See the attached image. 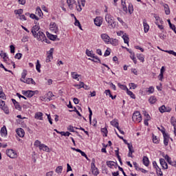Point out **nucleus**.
<instances>
[{"label":"nucleus","instance_id":"obj_34","mask_svg":"<svg viewBox=\"0 0 176 176\" xmlns=\"http://www.w3.org/2000/svg\"><path fill=\"white\" fill-rule=\"evenodd\" d=\"M122 6L123 8L124 12L127 13V7L126 6V0H122Z\"/></svg>","mask_w":176,"mask_h":176},{"label":"nucleus","instance_id":"obj_57","mask_svg":"<svg viewBox=\"0 0 176 176\" xmlns=\"http://www.w3.org/2000/svg\"><path fill=\"white\" fill-rule=\"evenodd\" d=\"M166 53H168V54H173V56H176V52L173 50H166L164 51Z\"/></svg>","mask_w":176,"mask_h":176},{"label":"nucleus","instance_id":"obj_52","mask_svg":"<svg viewBox=\"0 0 176 176\" xmlns=\"http://www.w3.org/2000/svg\"><path fill=\"white\" fill-rule=\"evenodd\" d=\"M69 112H76L77 115H78V116H82V114H80V113L79 112V111H78V109H76V107H74V110H69Z\"/></svg>","mask_w":176,"mask_h":176},{"label":"nucleus","instance_id":"obj_45","mask_svg":"<svg viewBox=\"0 0 176 176\" xmlns=\"http://www.w3.org/2000/svg\"><path fill=\"white\" fill-rule=\"evenodd\" d=\"M88 109L89 112V123L90 124H91V116H93V111H91V109H90V107H89Z\"/></svg>","mask_w":176,"mask_h":176},{"label":"nucleus","instance_id":"obj_33","mask_svg":"<svg viewBox=\"0 0 176 176\" xmlns=\"http://www.w3.org/2000/svg\"><path fill=\"white\" fill-rule=\"evenodd\" d=\"M126 93H127L128 96H130L131 98H133V100H135V95L133 93V91H129V89H127Z\"/></svg>","mask_w":176,"mask_h":176},{"label":"nucleus","instance_id":"obj_27","mask_svg":"<svg viewBox=\"0 0 176 176\" xmlns=\"http://www.w3.org/2000/svg\"><path fill=\"white\" fill-rule=\"evenodd\" d=\"M54 48H51L49 51V54L47 55V58L53 60V52H54Z\"/></svg>","mask_w":176,"mask_h":176},{"label":"nucleus","instance_id":"obj_17","mask_svg":"<svg viewBox=\"0 0 176 176\" xmlns=\"http://www.w3.org/2000/svg\"><path fill=\"white\" fill-rule=\"evenodd\" d=\"M43 113L42 112H37L35 113L34 118L38 120H43Z\"/></svg>","mask_w":176,"mask_h":176},{"label":"nucleus","instance_id":"obj_30","mask_svg":"<svg viewBox=\"0 0 176 176\" xmlns=\"http://www.w3.org/2000/svg\"><path fill=\"white\" fill-rule=\"evenodd\" d=\"M137 58L140 60V61H142V63H144L145 58H144V55L142 54H138Z\"/></svg>","mask_w":176,"mask_h":176},{"label":"nucleus","instance_id":"obj_2","mask_svg":"<svg viewBox=\"0 0 176 176\" xmlns=\"http://www.w3.org/2000/svg\"><path fill=\"white\" fill-rule=\"evenodd\" d=\"M34 37L37 38L38 41H41V42H47V38L43 32H38L36 35L34 36Z\"/></svg>","mask_w":176,"mask_h":176},{"label":"nucleus","instance_id":"obj_36","mask_svg":"<svg viewBox=\"0 0 176 176\" xmlns=\"http://www.w3.org/2000/svg\"><path fill=\"white\" fill-rule=\"evenodd\" d=\"M101 132L102 133H104V134L105 135H103V137H107L108 136V129H107V127H104V128H102L101 129Z\"/></svg>","mask_w":176,"mask_h":176},{"label":"nucleus","instance_id":"obj_21","mask_svg":"<svg viewBox=\"0 0 176 176\" xmlns=\"http://www.w3.org/2000/svg\"><path fill=\"white\" fill-rule=\"evenodd\" d=\"M71 75L73 79H76V80H79L78 78L80 77V74H77L76 72H72Z\"/></svg>","mask_w":176,"mask_h":176},{"label":"nucleus","instance_id":"obj_42","mask_svg":"<svg viewBox=\"0 0 176 176\" xmlns=\"http://www.w3.org/2000/svg\"><path fill=\"white\" fill-rule=\"evenodd\" d=\"M129 13L131 14L133 12H134V9L133 8V4L130 3L128 7Z\"/></svg>","mask_w":176,"mask_h":176},{"label":"nucleus","instance_id":"obj_51","mask_svg":"<svg viewBox=\"0 0 176 176\" xmlns=\"http://www.w3.org/2000/svg\"><path fill=\"white\" fill-rule=\"evenodd\" d=\"M168 24H169V27L171 30H175V25H173V23H171V21H170V19L167 20Z\"/></svg>","mask_w":176,"mask_h":176},{"label":"nucleus","instance_id":"obj_7","mask_svg":"<svg viewBox=\"0 0 176 176\" xmlns=\"http://www.w3.org/2000/svg\"><path fill=\"white\" fill-rule=\"evenodd\" d=\"M163 135H164V144L165 146H167L168 145V141L170 140V136L168 133H166V131L164 130H161Z\"/></svg>","mask_w":176,"mask_h":176},{"label":"nucleus","instance_id":"obj_3","mask_svg":"<svg viewBox=\"0 0 176 176\" xmlns=\"http://www.w3.org/2000/svg\"><path fill=\"white\" fill-rule=\"evenodd\" d=\"M91 170L94 175L97 176L98 175L100 174V172H98V168L96 167V160L94 158H93L91 161Z\"/></svg>","mask_w":176,"mask_h":176},{"label":"nucleus","instance_id":"obj_56","mask_svg":"<svg viewBox=\"0 0 176 176\" xmlns=\"http://www.w3.org/2000/svg\"><path fill=\"white\" fill-rule=\"evenodd\" d=\"M155 91V88L153 87H150L147 90V93H149V94H152Z\"/></svg>","mask_w":176,"mask_h":176},{"label":"nucleus","instance_id":"obj_18","mask_svg":"<svg viewBox=\"0 0 176 176\" xmlns=\"http://www.w3.org/2000/svg\"><path fill=\"white\" fill-rule=\"evenodd\" d=\"M46 35H47V38H49V39H50V41H55L56 39H57V35H53V34L49 33V32H46Z\"/></svg>","mask_w":176,"mask_h":176},{"label":"nucleus","instance_id":"obj_60","mask_svg":"<svg viewBox=\"0 0 176 176\" xmlns=\"http://www.w3.org/2000/svg\"><path fill=\"white\" fill-rule=\"evenodd\" d=\"M128 148L129 152L134 153V148H133V145L128 144Z\"/></svg>","mask_w":176,"mask_h":176},{"label":"nucleus","instance_id":"obj_46","mask_svg":"<svg viewBox=\"0 0 176 176\" xmlns=\"http://www.w3.org/2000/svg\"><path fill=\"white\" fill-rule=\"evenodd\" d=\"M122 38L124 39V43H126V44L128 45V46H129V36H127L123 34Z\"/></svg>","mask_w":176,"mask_h":176},{"label":"nucleus","instance_id":"obj_31","mask_svg":"<svg viewBox=\"0 0 176 176\" xmlns=\"http://www.w3.org/2000/svg\"><path fill=\"white\" fill-rule=\"evenodd\" d=\"M118 87H120V89H121L122 90H129V89L127 88V86L124 85H122L120 84V82L118 83Z\"/></svg>","mask_w":176,"mask_h":176},{"label":"nucleus","instance_id":"obj_41","mask_svg":"<svg viewBox=\"0 0 176 176\" xmlns=\"http://www.w3.org/2000/svg\"><path fill=\"white\" fill-rule=\"evenodd\" d=\"M86 54L89 57H91V58H94V57L95 56L94 54L91 53V51H89V50H86Z\"/></svg>","mask_w":176,"mask_h":176},{"label":"nucleus","instance_id":"obj_35","mask_svg":"<svg viewBox=\"0 0 176 176\" xmlns=\"http://www.w3.org/2000/svg\"><path fill=\"white\" fill-rule=\"evenodd\" d=\"M36 69L38 72H41V63H39V60H36Z\"/></svg>","mask_w":176,"mask_h":176},{"label":"nucleus","instance_id":"obj_15","mask_svg":"<svg viewBox=\"0 0 176 176\" xmlns=\"http://www.w3.org/2000/svg\"><path fill=\"white\" fill-rule=\"evenodd\" d=\"M20 80L21 82H23V83H27L28 85H35V81H34V79L32 78H27L26 80H23V78H21Z\"/></svg>","mask_w":176,"mask_h":176},{"label":"nucleus","instance_id":"obj_39","mask_svg":"<svg viewBox=\"0 0 176 176\" xmlns=\"http://www.w3.org/2000/svg\"><path fill=\"white\" fill-rule=\"evenodd\" d=\"M56 173H57V174H61V173H63V166H59L56 168Z\"/></svg>","mask_w":176,"mask_h":176},{"label":"nucleus","instance_id":"obj_49","mask_svg":"<svg viewBox=\"0 0 176 176\" xmlns=\"http://www.w3.org/2000/svg\"><path fill=\"white\" fill-rule=\"evenodd\" d=\"M25 76H27V70H23L21 74V79H23V80H25Z\"/></svg>","mask_w":176,"mask_h":176},{"label":"nucleus","instance_id":"obj_47","mask_svg":"<svg viewBox=\"0 0 176 176\" xmlns=\"http://www.w3.org/2000/svg\"><path fill=\"white\" fill-rule=\"evenodd\" d=\"M40 149H42L43 151H49V147H47V146H46L45 144H41L40 146Z\"/></svg>","mask_w":176,"mask_h":176},{"label":"nucleus","instance_id":"obj_63","mask_svg":"<svg viewBox=\"0 0 176 176\" xmlns=\"http://www.w3.org/2000/svg\"><path fill=\"white\" fill-rule=\"evenodd\" d=\"M129 87H130V89H136L137 85H135V83L131 82V83L129 84Z\"/></svg>","mask_w":176,"mask_h":176},{"label":"nucleus","instance_id":"obj_4","mask_svg":"<svg viewBox=\"0 0 176 176\" xmlns=\"http://www.w3.org/2000/svg\"><path fill=\"white\" fill-rule=\"evenodd\" d=\"M132 120L133 122H138V123H140L142 120V116H141L140 111H135L133 114Z\"/></svg>","mask_w":176,"mask_h":176},{"label":"nucleus","instance_id":"obj_24","mask_svg":"<svg viewBox=\"0 0 176 176\" xmlns=\"http://www.w3.org/2000/svg\"><path fill=\"white\" fill-rule=\"evenodd\" d=\"M143 164H144L146 167H148V166H149V158H148V157H143Z\"/></svg>","mask_w":176,"mask_h":176},{"label":"nucleus","instance_id":"obj_6","mask_svg":"<svg viewBox=\"0 0 176 176\" xmlns=\"http://www.w3.org/2000/svg\"><path fill=\"white\" fill-rule=\"evenodd\" d=\"M22 94L25 96V97H28V98H31V97H34L35 95V91L28 90V91H22Z\"/></svg>","mask_w":176,"mask_h":176},{"label":"nucleus","instance_id":"obj_14","mask_svg":"<svg viewBox=\"0 0 176 176\" xmlns=\"http://www.w3.org/2000/svg\"><path fill=\"white\" fill-rule=\"evenodd\" d=\"M16 131L17 135H19V137H21V138H23V137H24L25 134V132H24V129H23V128H19Z\"/></svg>","mask_w":176,"mask_h":176},{"label":"nucleus","instance_id":"obj_5","mask_svg":"<svg viewBox=\"0 0 176 176\" xmlns=\"http://www.w3.org/2000/svg\"><path fill=\"white\" fill-rule=\"evenodd\" d=\"M6 155L11 159H16L17 157V153L13 149L6 150Z\"/></svg>","mask_w":176,"mask_h":176},{"label":"nucleus","instance_id":"obj_10","mask_svg":"<svg viewBox=\"0 0 176 176\" xmlns=\"http://www.w3.org/2000/svg\"><path fill=\"white\" fill-rule=\"evenodd\" d=\"M40 29L41 28L38 25H35L32 27L31 32L33 36H36V34H38V32H39Z\"/></svg>","mask_w":176,"mask_h":176},{"label":"nucleus","instance_id":"obj_44","mask_svg":"<svg viewBox=\"0 0 176 176\" xmlns=\"http://www.w3.org/2000/svg\"><path fill=\"white\" fill-rule=\"evenodd\" d=\"M88 109L89 112V123L90 124H91V116H93V111H91V109H90V107H89Z\"/></svg>","mask_w":176,"mask_h":176},{"label":"nucleus","instance_id":"obj_32","mask_svg":"<svg viewBox=\"0 0 176 176\" xmlns=\"http://www.w3.org/2000/svg\"><path fill=\"white\" fill-rule=\"evenodd\" d=\"M36 14H38L40 17L43 14L42 12V10H41V8L37 7L36 9Z\"/></svg>","mask_w":176,"mask_h":176},{"label":"nucleus","instance_id":"obj_59","mask_svg":"<svg viewBox=\"0 0 176 176\" xmlns=\"http://www.w3.org/2000/svg\"><path fill=\"white\" fill-rule=\"evenodd\" d=\"M14 107H15V109H17L18 111L21 110V106H20V104H19V102L16 103L14 104Z\"/></svg>","mask_w":176,"mask_h":176},{"label":"nucleus","instance_id":"obj_11","mask_svg":"<svg viewBox=\"0 0 176 176\" xmlns=\"http://www.w3.org/2000/svg\"><path fill=\"white\" fill-rule=\"evenodd\" d=\"M159 111L161 112V113H164V112H170L171 108L166 107L165 105H162L159 108Z\"/></svg>","mask_w":176,"mask_h":176},{"label":"nucleus","instance_id":"obj_29","mask_svg":"<svg viewBox=\"0 0 176 176\" xmlns=\"http://www.w3.org/2000/svg\"><path fill=\"white\" fill-rule=\"evenodd\" d=\"M74 19H75L74 25H76V27H78L80 30H82V25H80V22H79V21L76 19V16H74Z\"/></svg>","mask_w":176,"mask_h":176},{"label":"nucleus","instance_id":"obj_37","mask_svg":"<svg viewBox=\"0 0 176 176\" xmlns=\"http://www.w3.org/2000/svg\"><path fill=\"white\" fill-rule=\"evenodd\" d=\"M0 56L2 58H3L4 61H6V58H8L6 53H4L3 51L1 52Z\"/></svg>","mask_w":176,"mask_h":176},{"label":"nucleus","instance_id":"obj_50","mask_svg":"<svg viewBox=\"0 0 176 176\" xmlns=\"http://www.w3.org/2000/svg\"><path fill=\"white\" fill-rule=\"evenodd\" d=\"M60 134H61L62 135H64V137H69V135H71V133L68 131L67 132L61 131Z\"/></svg>","mask_w":176,"mask_h":176},{"label":"nucleus","instance_id":"obj_22","mask_svg":"<svg viewBox=\"0 0 176 176\" xmlns=\"http://www.w3.org/2000/svg\"><path fill=\"white\" fill-rule=\"evenodd\" d=\"M67 3L69 9L72 10L74 8V3H75V0H67Z\"/></svg>","mask_w":176,"mask_h":176},{"label":"nucleus","instance_id":"obj_20","mask_svg":"<svg viewBox=\"0 0 176 176\" xmlns=\"http://www.w3.org/2000/svg\"><path fill=\"white\" fill-rule=\"evenodd\" d=\"M1 135H4V137H6V135H8V130L6 129V126H3L1 129Z\"/></svg>","mask_w":176,"mask_h":176},{"label":"nucleus","instance_id":"obj_26","mask_svg":"<svg viewBox=\"0 0 176 176\" xmlns=\"http://www.w3.org/2000/svg\"><path fill=\"white\" fill-rule=\"evenodd\" d=\"M148 101L150 104H155L156 101H157V99H156V97L155 96H151L148 99Z\"/></svg>","mask_w":176,"mask_h":176},{"label":"nucleus","instance_id":"obj_16","mask_svg":"<svg viewBox=\"0 0 176 176\" xmlns=\"http://www.w3.org/2000/svg\"><path fill=\"white\" fill-rule=\"evenodd\" d=\"M100 36H101V38L102 39V41H104V42H105V43H109V39H111V38L109 37V36H108V34H102Z\"/></svg>","mask_w":176,"mask_h":176},{"label":"nucleus","instance_id":"obj_55","mask_svg":"<svg viewBox=\"0 0 176 176\" xmlns=\"http://www.w3.org/2000/svg\"><path fill=\"white\" fill-rule=\"evenodd\" d=\"M157 175L158 176H163V172H162V169L160 168H157Z\"/></svg>","mask_w":176,"mask_h":176},{"label":"nucleus","instance_id":"obj_54","mask_svg":"<svg viewBox=\"0 0 176 176\" xmlns=\"http://www.w3.org/2000/svg\"><path fill=\"white\" fill-rule=\"evenodd\" d=\"M153 142L154 144H159V140L157 139V137H156L155 135H153Z\"/></svg>","mask_w":176,"mask_h":176},{"label":"nucleus","instance_id":"obj_25","mask_svg":"<svg viewBox=\"0 0 176 176\" xmlns=\"http://www.w3.org/2000/svg\"><path fill=\"white\" fill-rule=\"evenodd\" d=\"M45 97L47 98V100L51 101L52 97H54V95H53V92L49 91L47 94H45Z\"/></svg>","mask_w":176,"mask_h":176},{"label":"nucleus","instance_id":"obj_40","mask_svg":"<svg viewBox=\"0 0 176 176\" xmlns=\"http://www.w3.org/2000/svg\"><path fill=\"white\" fill-rule=\"evenodd\" d=\"M93 58L94 59L89 58V60H91V61H94V63H101V60H100V58H98V56H95Z\"/></svg>","mask_w":176,"mask_h":176},{"label":"nucleus","instance_id":"obj_28","mask_svg":"<svg viewBox=\"0 0 176 176\" xmlns=\"http://www.w3.org/2000/svg\"><path fill=\"white\" fill-rule=\"evenodd\" d=\"M164 11L166 14L167 15L170 14V8L168 7V5L164 4Z\"/></svg>","mask_w":176,"mask_h":176},{"label":"nucleus","instance_id":"obj_12","mask_svg":"<svg viewBox=\"0 0 176 176\" xmlns=\"http://www.w3.org/2000/svg\"><path fill=\"white\" fill-rule=\"evenodd\" d=\"M160 162L164 170H167V168H168V165H167V162H166V160L163 158H160Z\"/></svg>","mask_w":176,"mask_h":176},{"label":"nucleus","instance_id":"obj_43","mask_svg":"<svg viewBox=\"0 0 176 176\" xmlns=\"http://www.w3.org/2000/svg\"><path fill=\"white\" fill-rule=\"evenodd\" d=\"M111 126L116 127V129H119V122H118L116 121H111Z\"/></svg>","mask_w":176,"mask_h":176},{"label":"nucleus","instance_id":"obj_1","mask_svg":"<svg viewBox=\"0 0 176 176\" xmlns=\"http://www.w3.org/2000/svg\"><path fill=\"white\" fill-rule=\"evenodd\" d=\"M105 20L108 24H109L111 28H115L116 27V22L113 21V16L111 14H107L105 16Z\"/></svg>","mask_w":176,"mask_h":176},{"label":"nucleus","instance_id":"obj_8","mask_svg":"<svg viewBox=\"0 0 176 176\" xmlns=\"http://www.w3.org/2000/svg\"><path fill=\"white\" fill-rule=\"evenodd\" d=\"M0 107L1 109H2L7 115L9 113V108H8V106L5 104V101H0Z\"/></svg>","mask_w":176,"mask_h":176},{"label":"nucleus","instance_id":"obj_58","mask_svg":"<svg viewBox=\"0 0 176 176\" xmlns=\"http://www.w3.org/2000/svg\"><path fill=\"white\" fill-rule=\"evenodd\" d=\"M15 14H23V9L16 10H14Z\"/></svg>","mask_w":176,"mask_h":176},{"label":"nucleus","instance_id":"obj_64","mask_svg":"<svg viewBox=\"0 0 176 176\" xmlns=\"http://www.w3.org/2000/svg\"><path fill=\"white\" fill-rule=\"evenodd\" d=\"M165 159L168 164L171 162V157H170V156H168V155H165Z\"/></svg>","mask_w":176,"mask_h":176},{"label":"nucleus","instance_id":"obj_9","mask_svg":"<svg viewBox=\"0 0 176 176\" xmlns=\"http://www.w3.org/2000/svg\"><path fill=\"white\" fill-rule=\"evenodd\" d=\"M50 29L54 34H57L58 32V28L57 27V24L54 22H52L50 25Z\"/></svg>","mask_w":176,"mask_h":176},{"label":"nucleus","instance_id":"obj_23","mask_svg":"<svg viewBox=\"0 0 176 176\" xmlns=\"http://www.w3.org/2000/svg\"><path fill=\"white\" fill-rule=\"evenodd\" d=\"M104 93H106L107 96H109V97H110V98H111V100H115V98H116V95H115L114 96H112V94H111V90H109V89L105 90Z\"/></svg>","mask_w":176,"mask_h":176},{"label":"nucleus","instance_id":"obj_38","mask_svg":"<svg viewBox=\"0 0 176 176\" xmlns=\"http://www.w3.org/2000/svg\"><path fill=\"white\" fill-rule=\"evenodd\" d=\"M170 123L173 126L174 128L176 129V119L174 117L170 118Z\"/></svg>","mask_w":176,"mask_h":176},{"label":"nucleus","instance_id":"obj_62","mask_svg":"<svg viewBox=\"0 0 176 176\" xmlns=\"http://www.w3.org/2000/svg\"><path fill=\"white\" fill-rule=\"evenodd\" d=\"M41 145H42V144H41V142L39 140L35 141V142H34L35 146H39V148H41Z\"/></svg>","mask_w":176,"mask_h":176},{"label":"nucleus","instance_id":"obj_61","mask_svg":"<svg viewBox=\"0 0 176 176\" xmlns=\"http://www.w3.org/2000/svg\"><path fill=\"white\" fill-rule=\"evenodd\" d=\"M23 56V54L21 53H17L16 55H15V58H17L18 60H20V58H21V57Z\"/></svg>","mask_w":176,"mask_h":176},{"label":"nucleus","instance_id":"obj_13","mask_svg":"<svg viewBox=\"0 0 176 176\" xmlns=\"http://www.w3.org/2000/svg\"><path fill=\"white\" fill-rule=\"evenodd\" d=\"M94 24L97 25V27H101V24H102V19L100 16H97L94 19Z\"/></svg>","mask_w":176,"mask_h":176},{"label":"nucleus","instance_id":"obj_48","mask_svg":"<svg viewBox=\"0 0 176 176\" xmlns=\"http://www.w3.org/2000/svg\"><path fill=\"white\" fill-rule=\"evenodd\" d=\"M113 163H115V162L113 161H107V166H108L110 168H112V166H115V164H113Z\"/></svg>","mask_w":176,"mask_h":176},{"label":"nucleus","instance_id":"obj_53","mask_svg":"<svg viewBox=\"0 0 176 176\" xmlns=\"http://www.w3.org/2000/svg\"><path fill=\"white\" fill-rule=\"evenodd\" d=\"M30 19L36 20L37 21L39 20V17L36 16L34 14H30Z\"/></svg>","mask_w":176,"mask_h":176},{"label":"nucleus","instance_id":"obj_19","mask_svg":"<svg viewBox=\"0 0 176 176\" xmlns=\"http://www.w3.org/2000/svg\"><path fill=\"white\" fill-rule=\"evenodd\" d=\"M143 25H144V32L146 33L148 31H149V25L146 23V19L143 20Z\"/></svg>","mask_w":176,"mask_h":176}]
</instances>
